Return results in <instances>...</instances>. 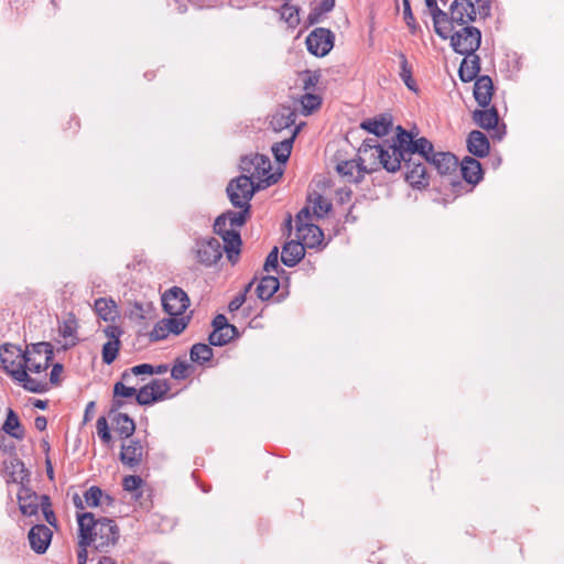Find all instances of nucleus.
Masks as SVG:
<instances>
[{
    "label": "nucleus",
    "mask_w": 564,
    "mask_h": 564,
    "mask_svg": "<svg viewBox=\"0 0 564 564\" xmlns=\"http://www.w3.org/2000/svg\"><path fill=\"white\" fill-rule=\"evenodd\" d=\"M296 112L290 106H281L280 109L272 116L270 127L280 132L290 128L295 123Z\"/></svg>",
    "instance_id": "bb28decb"
},
{
    "label": "nucleus",
    "mask_w": 564,
    "mask_h": 564,
    "mask_svg": "<svg viewBox=\"0 0 564 564\" xmlns=\"http://www.w3.org/2000/svg\"><path fill=\"white\" fill-rule=\"evenodd\" d=\"M1 430L15 440H23L25 436V430L20 422L19 415L11 408L7 411V419Z\"/></svg>",
    "instance_id": "7c9ffc66"
},
{
    "label": "nucleus",
    "mask_w": 564,
    "mask_h": 564,
    "mask_svg": "<svg viewBox=\"0 0 564 564\" xmlns=\"http://www.w3.org/2000/svg\"><path fill=\"white\" fill-rule=\"evenodd\" d=\"M213 330H224L229 329L231 332H236V326L228 323L227 317L224 314H217L212 322Z\"/></svg>",
    "instance_id": "e2e57ef3"
},
{
    "label": "nucleus",
    "mask_w": 564,
    "mask_h": 564,
    "mask_svg": "<svg viewBox=\"0 0 564 564\" xmlns=\"http://www.w3.org/2000/svg\"><path fill=\"white\" fill-rule=\"evenodd\" d=\"M110 419L115 425L116 433L121 440L127 441L133 436L135 432V423L131 416L127 413H120Z\"/></svg>",
    "instance_id": "c85d7f7f"
},
{
    "label": "nucleus",
    "mask_w": 564,
    "mask_h": 564,
    "mask_svg": "<svg viewBox=\"0 0 564 564\" xmlns=\"http://www.w3.org/2000/svg\"><path fill=\"white\" fill-rule=\"evenodd\" d=\"M305 257V246L300 240H291L282 247L281 261L289 268L295 267Z\"/></svg>",
    "instance_id": "412c9836"
},
{
    "label": "nucleus",
    "mask_w": 564,
    "mask_h": 564,
    "mask_svg": "<svg viewBox=\"0 0 564 564\" xmlns=\"http://www.w3.org/2000/svg\"><path fill=\"white\" fill-rule=\"evenodd\" d=\"M494 93L495 86L490 76H478L474 84V98L480 108L490 106Z\"/></svg>",
    "instance_id": "a211bd4d"
},
{
    "label": "nucleus",
    "mask_w": 564,
    "mask_h": 564,
    "mask_svg": "<svg viewBox=\"0 0 564 564\" xmlns=\"http://www.w3.org/2000/svg\"><path fill=\"white\" fill-rule=\"evenodd\" d=\"M419 131L416 128L406 130L402 126H397L395 134L389 143V148L393 151V155L400 159L401 164L404 165V181L413 189H426L430 186L431 174L426 170L424 163L416 159L417 152L412 150L411 143L429 140L425 137L417 138Z\"/></svg>",
    "instance_id": "f257e3e1"
},
{
    "label": "nucleus",
    "mask_w": 564,
    "mask_h": 564,
    "mask_svg": "<svg viewBox=\"0 0 564 564\" xmlns=\"http://www.w3.org/2000/svg\"><path fill=\"white\" fill-rule=\"evenodd\" d=\"M29 361V350H22L13 344H2L0 346V364L1 368L11 376V371H15L17 367L25 368Z\"/></svg>",
    "instance_id": "f8f14e48"
},
{
    "label": "nucleus",
    "mask_w": 564,
    "mask_h": 564,
    "mask_svg": "<svg viewBox=\"0 0 564 564\" xmlns=\"http://www.w3.org/2000/svg\"><path fill=\"white\" fill-rule=\"evenodd\" d=\"M393 126L392 116L390 113H381L360 122V128L368 133L378 138L389 134Z\"/></svg>",
    "instance_id": "f3484780"
},
{
    "label": "nucleus",
    "mask_w": 564,
    "mask_h": 564,
    "mask_svg": "<svg viewBox=\"0 0 564 564\" xmlns=\"http://www.w3.org/2000/svg\"><path fill=\"white\" fill-rule=\"evenodd\" d=\"M104 491L98 486H91L84 492V501L90 508L102 503Z\"/></svg>",
    "instance_id": "8fccbe9b"
},
{
    "label": "nucleus",
    "mask_w": 564,
    "mask_h": 564,
    "mask_svg": "<svg viewBox=\"0 0 564 564\" xmlns=\"http://www.w3.org/2000/svg\"><path fill=\"white\" fill-rule=\"evenodd\" d=\"M52 538V530L47 525L42 523L34 524L28 533L30 547L36 554H44L47 551Z\"/></svg>",
    "instance_id": "4468645a"
},
{
    "label": "nucleus",
    "mask_w": 564,
    "mask_h": 564,
    "mask_svg": "<svg viewBox=\"0 0 564 564\" xmlns=\"http://www.w3.org/2000/svg\"><path fill=\"white\" fill-rule=\"evenodd\" d=\"M389 143H391L389 140H384L382 143H379L376 139L367 138L359 147L358 153L368 154L369 151H372L380 153V158H388V150H391V148H389Z\"/></svg>",
    "instance_id": "58836bf2"
},
{
    "label": "nucleus",
    "mask_w": 564,
    "mask_h": 564,
    "mask_svg": "<svg viewBox=\"0 0 564 564\" xmlns=\"http://www.w3.org/2000/svg\"><path fill=\"white\" fill-rule=\"evenodd\" d=\"M480 72V57L474 53L469 57L465 56L458 68V76L463 83L476 80Z\"/></svg>",
    "instance_id": "a878e982"
},
{
    "label": "nucleus",
    "mask_w": 564,
    "mask_h": 564,
    "mask_svg": "<svg viewBox=\"0 0 564 564\" xmlns=\"http://www.w3.org/2000/svg\"><path fill=\"white\" fill-rule=\"evenodd\" d=\"M77 327H78V324H77L76 315L74 313H68L67 318L64 319L58 326L61 336H63L64 338H68V337L72 338L70 344L64 345L63 349H68L69 347H73L77 344V341H78V338L76 337Z\"/></svg>",
    "instance_id": "f704fd0d"
},
{
    "label": "nucleus",
    "mask_w": 564,
    "mask_h": 564,
    "mask_svg": "<svg viewBox=\"0 0 564 564\" xmlns=\"http://www.w3.org/2000/svg\"><path fill=\"white\" fill-rule=\"evenodd\" d=\"M112 390L117 397H121L123 400L132 397L137 399V394L139 393V390H137L134 387L126 386L122 381H117L113 384Z\"/></svg>",
    "instance_id": "6e6d98bb"
},
{
    "label": "nucleus",
    "mask_w": 564,
    "mask_h": 564,
    "mask_svg": "<svg viewBox=\"0 0 564 564\" xmlns=\"http://www.w3.org/2000/svg\"><path fill=\"white\" fill-rule=\"evenodd\" d=\"M104 334L109 338L108 341H120V337L123 334V330L120 326L107 325L104 328Z\"/></svg>",
    "instance_id": "774afa93"
},
{
    "label": "nucleus",
    "mask_w": 564,
    "mask_h": 564,
    "mask_svg": "<svg viewBox=\"0 0 564 564\" xmlns=\"http://www.w3.org/2000/svg\"><path fill=\"white\" fill-rule=\"evenodd\" d=\"M11 377L22 383V387L33 393H44L48 390V383L32 378L25 368L17 367L15 371H11Z\"/></svg>",
    "instance_id": "b1692460"
},
{
    "label": "nucleus",
    "mask_w": 564,
    "mask_h": 564,
    "mask_svg": "<svg viewBox=\"0 0 564 564\" xmlns=\"http://www.w3.org/2000/svg\"><path fill=\"white\" fill-rule=\"evenodd\" d=\"M279 269V248L273 247L265 258L263 271L270 272L271 270L278 271Z\"/></svg>",
    "instance_id": "bf43d9fd"
},
{
    "label": "nucleus",
    "mask_w": 564,
    "mask_h": 564,
    "mask_svg": "<svg viewBox=\"0 0 564 564\" xmlns=\"http://www.w3.org/2000/svg\"><path fill=\"white\" fill-rule=\"evenodd\" d=\"M167 332L164 326V319L158 322L151 333L149 334L151 341H159L167 337Z\"/></svg>",
    "instance_id": "0e129e2a"
},
{
    "label": "nucleus",
    "mask_w": 564,
    "mask_h": 564,
    "mask_svg": "<svg viewBox=\"0 0 564 564\" xmlns=\"http://www.w3.org/2000/svg\"><path fill=\"white\" fill-rule=\"evenodd\" d=\"M467 150L476 158H485L490 151L489 139L484 132L473 130L467 137Z\"/></svg>",
    "instance_id": "4be33fe9"
},
{
    "label": "nucleus",
    "mask_w": 564,
    "mask_h": 564,
    "mask_svg": "<svg viewBox=\"0 0 564 564\" xmlns=\"http://www.w3.org/2000/svg\"><path fill=\"white\" fill-rule=\"evenodd\" d=\"M359 159V176H356L355 183L359 184L364 181L365 174H371L380 169L388 173H397L401 170L402 164L393 151L388 150V158H380V153L369 151L368 154L358 153Z\"/></svg>",
    "instance_id": "39448f33"
},
{
    "label": "nucleus",
    "mask_w": 564,
    "mask_h": 564,
    "mask_svg": "<svg viewBox=\"0 0 564 564\" xmlns=\"http://www.w3.org/2000/svg\"><path fill=\"white\" fill-rule=\"evenodd\" d=\"M403 4V18L406 23V25L410 29V32L412 34H415L416 30L419 29V24L415 21V18L412 13L411 3L410 0H402Z\"/></svg>",
    "instance_id": "5fc2aeb1"
},
{
    "label": "nucleus",
    "mask_w": 564,
    "mask_h": 564,
    "mask_svg": "<svg viewBox=\"0 0 564 564\" xmlns=\"http://www.w3.org/2000/svg\"><path fill=\"white\" fill-rule=\"evenodd\" d=\"M121 341H107L102 345L101 358L106 365H111L118 357Z\"/></svg>",
    "instance_id": "09e8293b"
},
{
    "label": "nucleus",
    "mask_w": 564,
    "mask_h": 564,
    "mask_svg": "<svg viewBox=\"0 0 564 564\" xmlns=\"http://www.w3.org/2000/svg\"><path fill=\"white\" fill-rule=\"evenodd\" d=\"M281 18L292 28L300 23V8L290 3L281 6Z\"/></svg>",
    "instance_id": "a18cd8bd"
},
{
    "label": "nucleus",
    "mask_w": 564,
    "mask_h": 564,
    "mask_svg": "<svg viewBox=\"0 0 564 564\" xmlns=\"http://www.w3.org/2000/svg\"><path fill=\"white\" fill-rule=\"evenodd\" d=\"M213 345L196 343L189 349V359L192 362L197 364L199 366H204L206 362H209L214 357V350L212 348Z\"/></svg>",
    "instance_id": "72a5a7b5"
},
{
    "label": "nucleus",
    "mask_w": 564,
    "mask_h": 564,
    "mask_svg": "<svg viewBox=\"0 0 564 564\" xmlns=\"http://www.w3.org/2000/svg\"><path fill=\"white\" fill-rule=\"evenodd\" d=\"M193 252L198 263L205 267L216 264L223 257V248L218 239L214 237L197 238Z\"/></svg>",
    "instance_id": "6e6552de"
},
{
    "label": "nucleus",
    "mask_w": 564,
    "mask_h": 564,
    "mask_svg": "<svg viewBox=\"0 0 564 564\" xmlns=\"http://www.w3.org/2000/svg\"><path fill=\"white\" fill-rule=\"evenodd\" d=\"M143 479L139 475H128L122 479V488L126 491L133 492L141 488Z\"/></svg>",
    "instance_id": "13d9d810"
},
{
    "label": "nucleus",
    "mask_w": 564,
    "mask_h": 564,
    "mask_svg": "<svg viewBox=\"0 0 564 564\" xmlns=\"http://www.w3.org/2000/svg\"><path fill=\"white\" fill-rule=\"evenodd\" d=\"M18 502L23 516L32 517L37 514L40 496L29 486V482L20 485Z\"/></svg>",
    "instance_id": "2eb2a0df"
},
{
    "label": "nucleus",
    "mask_w": 564,
    "mask_h": 564,
    "mask_svg": "<svg viewBox=\"0 0 564 564\" xmlns=\"http://www.w3.org/2000/svg\"><path fill=\"white\" fill-rule=\"evenodd\" d=\"M78 530L87 528L93 540L94 550L99 553H108L110 547L115 546L120 538V530L116 521L100 517L96 518L93 512L77 513Z\"/></svg>",
    "instance_id": "f03ea898"
},
{
    "label": "nucleus",
    "mask_w": 564,
    "mask_h": 564,
    "mask_svg": "<svg viewBox=\"0 0 564 564\" xmlns=\"http://www.w3.org/2000/svg\"><path fill=\"white\" fill-rule=\"evenodd\" d=\"M311 210L307 206L303 207L297 214H296V217H295V223H296V232H303V227L305 225H311L312 223H310L311 220Z\"/></svg>",
    "instance_id": "052dcab7"
},
{
    "label": "nucleus",
    "mask_w": 564,
    "mask_h": 564,
    "mask_svg": "<svg viewBox=\"0 0 564 564\" xmlns=\"http://www.w3.org/2000/svg\"><path fill=\"white\" fill-rule=\"evenodd\" d=\"M300 132V126L295 127L292 131L291 135L280 142H276L272 145L271 150L275 158V161L279 163H285L292 152L294 140Z\"/></svg>",
    "instance_id": "c756f323"
},
{
    "label": "nucleus",
    "mask_w": 564,
    "mask_h": 564,
    "mask_svg": "<svg viewBox=\"0 0 564 564\" xmlns=\"http://www.w3.org/2000/svg\"><path fill=\"white\" fill-rule=\"evenodd\" d=\"M239 212L227 210L226 216L230 229H236L245 226L251 217V208L248 206L238 207Z\"/></svg>",
    "instance_id": "4c0bfd02"
},
{
    "label": "nucleus",
    "mask_w": 564,
    "mask_h": 564,
    "mask_svg": "<svg viewBox=\"0 0 564 564\" xmlns=\"http://www.w3.org/2000/svg\"><path fill=\"white\" fill-rule=\"evenodd\" d=\"M411 149L417 152L416 159L424 165L434 167L438 175L447 176L455 173L458 169V159L452 152L435 151L434 144L430 140L411 143ZM427 169V166H425Z\"/></svg>",
    "instance_id": "20e7f679"
},
{
    "label": "nucleus",
    "mask_w": 564,
    "mask_h": 564,
    "mask_svg": "<svg viewBox=\"0 0 564 564\" xmlns=\"http://www.w3.org/2000/svg\"><path fill=\"white\" fill-rule=\"evenodd\" d=\"M281 177V173L268 175L263 180L254 182L251 176L241 174L228 183L226 193L229 202L234 207L248 206L252 207L250 202L254 194L261 189H264L275 183Z\"/></svg>",
    "instance_id": "7ed1b4c3"
},
{
    "label": "nucleus",
    "mask_w": 564,
    "mask_h": 564,
    "mask_svg": "<svg viewBox=\"0 0 564 564\" xmlns=\"http://www.w3.org/2000/svg\"><path fill=\"white\" fill-rule=\"evenodd\" d=\"M6 473L9 477L8 481L24 485L30 482V471L25 468L24 463L17 455L4 462Z\"/></svg>",
    "instance_id": "aec40b11"
},
{
    "label": "nucleus",
    "mask_w": 564,
    "mask_h": 564,
    "mask_svg": "<svg viewBox=\"0 0 564 564\" xmlns=\"http://www.w3.org/2000/svg\"><path fill=\"white\" fill-rule=\"evenodd\" d=\"M303 228V232H297V238L305 246V249L317 248L323 243L324 232L319 226L311 224Z\"/></svg>",
    "instance_id": "cd10ccee"
},
{
    "label": "nucleus",
    "mask_w": 564,
    "mask_h": 564,
    "mask_svg": "<svg viewBox=\"0 0 564 564\" xmlns=\"http://www.w3.org/2000/svg\"><path fill=\"white\" fill-rule=\"evenodd\" d=\"M332 207L333 206L330 202H328L322 195H317L313 206L314 215L317 218H323L326 214L330 212Z\"/></svg>",
    "instance_id": "864d4df0"
},
{
    "label": "nucleus",
    "mask_w": 564,
    "mask_h": 564,
    "mask_svg": "<svg viewBox=\"0 0 564 564\" xmlns=\"http://www.w3.org/2000/svg\"><path fill=\"white\" fill-rule=\"evenodd\" d=\"M171 384L165 379H152L148 384L139 389L137 403L141 406L152 405L166 399Z\"/></svg>",
    "instance_id": "9d476101"
},
{
    "label": "nucleus",
    "mask_w": 564,
    "mask_h": 564,
    "mask_svg": "<svg viewBox=\"0 0 564 564\" xmlns=\"http://www.w3.org/2000/svg\"><path fill=\"white\" fill-rule=\"evenodd\" d=\"M191 304L186 292L180 286H172L162 295V306L170 316H180L185 313Z\"/></svg>",
    "instance_id": "9b49d317"
},
{
    "label": "nucleus",
    "mask_w": 564,
    "mask_h": 564,
    "mask_svg": "<svg viewBox=\"0 0 564 564\" xmlns=\"http://www.w3.org/2000/svg\"><path fill=\"white\" fill-rule=\"evenodd\" d=\"M473 121L487 131L495 128L500 121L499 112L496 106L489 108L475 109L471 115Z\"/></svg>",
    "instance_id": "393cba45"
},
{
    "label": "nucleus",
    "mask_w": 564,
    "mask_h": 564,
    "mask_svg": "<svg viewBox=\"0 0 564 564\" xmlns=\"http://www.w3.org/2000/svg\"><path fill=\"white\" fill-rule=\"evenodd\" d=\"M458 167L460 169L463 180L470 185L469 191L484 177L481 163L476 158L465 156L460 163L458 162Z\"/></svg>",
    "instance_id": "dca6fc26"
},
{
    "label": "nucleus",
    "mask_w": 564,
    "mask_h": 564,
    "mask_svg": "<svg viewBox=\"0 0 564 564\" xmlns=\"http://www.w3.org/2000/svg\"><path fill=\"white\" fill-rule=\"evenodd\" d=\"M93 540L87 528L83 527V530H78V550H77V564H86L88 560L89 546H93Z\"/></svg>",
    "instance_id": "ea45409f"
},
{
    "label": "nucleus",
    "mask_w": 564,
    "mask_h": 564,
    "mask_svg": "<svg viewBox=\"0 0 564 564\" xmlns=\"http://www.w3.org/2000/svg\"><path fill=\"white\" fill-rule=\"evenodd\" d=\"M307 51L316 56H326L335 44V34L326 28L314 29L305 40Z\"/></svg>",
    "instance_id": "1a4fd4ad"
},
{
    "label": "nucleus",
    "mask_w": 564,
    "mask_h": 564,
    "mask_svg": "<svg viewBox=\"0 0 564 564\" xmlns=\"http://www.w3.org/2000/svg\"><path fill=\"white\" fill-rule=\"evenodd\" d=\"M433 24H434L435 33L442 40L451 39V35L453 34V30H454V24L455 23L451 20L448 13H447V19H445V21H441L440 20V24H436L435 22H433Z\"/></svg>",
    "instance_id": "3c124183"
},
{
    "label": "nucleus",
    "mask_w": 564,
    "mask_h": 564,
    "mask_svg": "<svg viewBox=\"0 0 564 564\" xmlns=\"http://www.w3.org/2000/svg\"><path fill=\"white\" fill-rule=\"evenodd\" d=\"M194 371H195V368L192 364L177 357L174 360V364L171 368V377L174 380L181 381V380H185L188 377H191Z\"/></svg>",
    "instance_id": "79ce46f5"
},
{
    "label": "nucleus",
    "mask_w": 564,
    "mask_h": 564,
    "mask_svg": "<svg viewBox=\"0 0 564 564\" xmlns=\"http://www.w3.org/2000/svg\"><path fill=\"white\" fill-rule=\"evenodd\" d=\"M336 0H319L311 3L310 13L305 20V28L313 26L324 21L326 15L334 10Z\"/></svg>",
    "instance_id": "5701e85b"
},
{
    "label": "nucleus",
    "mask_w": 564,
    "mask_h": 564,
    "mask_svg": "<svg viewBox=\"0 0 564 564\" xmlns=\"http://www.w3.org/2000/svg\"><path fill=\"white\" fill-rule=\"evenodd\" d=\"M462 26L451 35V46L455 53L469 57L480 47L481 32L469 24Z\"/></svg>",
    "instance_id": "423d86ee"
},
{
    "label": "nucleus",
    "mask_w": 564,
    "mask_h": 564,
    "mask_svg": "<svg viewBox=\"0 0 564 564\" xmlns=\"http://www.w3.org/2000/svg\"><path fill=\"white\" fill-rule=\"evenodd\" d=\"M279 288V278L273 275H264L260 279L256 288V294L261 301H268L278 292Z\"/></svg>",
    "instance_id": "2f4dec72"
},
{
    "label": "nucleus",
    "mask_w": 564,
    "mask_h": 564,
    "mask_svg": "<svg viewBox=\"0 0 564 564\" xmlns=\"http://www.w3.org/2000/svg\"><path fill=\"white\" fill-rule=\"evenodd\" d=\"M397 56L400 59V73L399 76L408 87L409 90L417 93L419 87L412 76V66L409 64L408 58L403 52H398Z\"/></svg>",
    "instance_id": "c9c22d12"
},
{
    "label": "nucleus",
    "mask_w": 564,
    "mask_h": 564,
    "mask_svg": "<svg viewBox=\"0 0 564 564\" xmlns=\"http://www.w3.org/2000/svg\"><path fill=\"white\" fill-rule=\"evenodd\" d=\"M163 319H164V326H165L167 334L171 333L173 335H180L185 330V328L188 325V318H185V317L177 318V316H172L170 318H163Z\"/></svg>",
    "instance_id": "de8ad7c7"
},
{
    "label": "nucleus",
    "mask_w": 564,
    "mask_h": 564,
    "mask_svg": "<svg viewBox=\"0 0 564 564\" xmlns=\"http://www.w3.org/2000/svg\"><path fill=\"white\" fill-rule=\"evenodd\" d=\"M224 241L223 252H226L227 259L231 264H236L239 260L242 240L240 232L236 229H230L229 231L220 235Z\"/></svg>",
    "instance_id": "6ab92c4d"
},
{
    "label": "nucleus",
    "mask_w": 564,
    "mask_h": 564,
    "mask_svg": "<svg viewBox=\"0 0 564 564\" xmlns=\"http://www.w3.org/2000/svg\"><path fill=\"white\" fill-rule=\"evenodd\" d=\"M451 20L457 25H466L476 21L477 11L473 0H454L448 9Z\"/></svg>",
    "instance_id": "ddd939ff"
},
{
    "label": "nucleus",
    "mask_w": 564,
    "mask_h": 564,
    "mask_svg": "<svg viewBox=\"0 0 564 564\" xmlns=\"http://www.w3.org/2000/svg\"><path fill=\"white\" fill-rule=\"evenodd\" d=\"M253 160H256L254 162V171L251 172V178H258L259 180H263L268 175H271L272 173L271 172V161L270 159L264 155V154H259V153H256L253 155Z\"/></svg>",
    "instance_id": "a19ab883"
},
{
    "label": "nucleus",
    "mask_w": 564,
    "mask_h": 564,
    "mask_svg": "<svg viewBox=\"0 0 564 564\" xmlns=\"http://www.w3.org/2000/svg\"><path fill=\"white\" fill-rule=\"evenodd\" d=\"M424 2L432 15L433 22L440 24V20L445 21L447 19V12L437 6V0H424Z\"/></svg>",
    "instance_id": "603ef678"
},
{
    "label": "nucleus",
    "mask_w": 564,
    "mask_h": 564,
    "mask_svg": "<svg viewBox=\"0 0 564 564\" xmlns=\"http://www.w3.org/2000/svg\"><path fill=\"white\" fill-rule=\"evenodd\" d=\"M304 75H305V78L303 79L304 90H306V91L314 90L317 83L321 79V74L318 72L305 70Z\"/></svg>",
    "instance_id": "680f3d73"
},
{
    "label": "nucleus",
    "mask_w": 564,
    "mask_h": 564,
    "mask_svg": "<svg viewBox=\"0 0 564 564\" xmlns=\"http://www.w3.org/2000/svg\"><path fill=\"white\" fill-rule=\"evenodd\" d=\"M40 508L42 510L45 521L50 525L57 528V519H56L55 512L52 509V502H51L50 496H47V495L40 496L39 509Z\"/></svg>",
    "instance_id": "49530a36"
},
{
    "label": "nucleus",
    "mask_w": 564,
    "mask_h": 564,
    "mask_svg": "<svg viewBox=\"0 0 564 564\" xmlns=\"http://www.w3.org/2000/svg\"><path fill=\"white\" fill-rule=\"evenodd\" d=\"M31 352L32 354H36V355L44 354L46 361H52L53 358H54L53 346L50 343H47V341H41V343L32 344Z\"/></svg>",
    "instance_id": "4d7b16f0"
},
{
    "label": "nucleus",
    "mask_w": 564,
    "mask_h": 564,
    "mask_svg": "<svg viewBox=\"0 0 564 564\" xmlns=\"http://www.w3.org/2000/svg\"><path fill=\"white\" fill-rule=\"evenodd\" d=\"M228 225L229 224L225 212L216 217L213 226L214 232L218 236L224 235L225 232L230 230V228H228Z\"/></svg>",
    "instance_id": "69168bd1"
},
{
    "label": "nucleus",
    "mask_w": 564,
    "mask_h": 564,
    "mask_svg": "<svg viewBox=\"0 0 564 564\" xmlns=\"http://www.w3.org/2000/svg\"><path fill=\"white\" fill-rule=\"evenodd\" d=\"M336 171L348 182L355 183L356 176H359V159L344 160L336 164Z\"/></svg>",
    "instance_id": "e433bc0d"
},
{
    "label": "nucleus",
    "mask_w": 564,
    "mask_h": 564,
    "mask_svg": "<svg viewBox=\"0 0 564 564\" xmlns=\"http://www.w3.org/2000/svg\"><path fill=\"white\" fill-rule=\"evenodd\" d=\"M148 456L149 448L147 441L131 437L121 444L119 460L123 466L132 470H137Z\"/></svg>",
    "instance_id": "0eeeda50"
},
{
    "label": "nucleus",
    "mask_w": 564,
    "mask_h": 564,
    "mask_svg": "<svg viewBox=\"0 0 564 564\" xmlns=\"http://www.w3.org/2000/svg\"><path fill=\"white\" fill-rule=\"evenodd\" d=\"M94 310L98 317L105 322H113L118 317L117 304L112 299H97L94 304Z\"/></svg>",
    "instance_id": "473e14b6"
},
{
    "label": "nucleus",
    "mask_w": 564,
    "mask_h": 564,
    "mask_svg": "<svg viewBox=\"0 0 564 564\" xmlns=\"http://www.w3.org/2000/svg\"><path fill=\"white\" fill-rule=\"evenodd\" d=\"M322 97L317 94H313L311 91H306L301 96L300 102L302 105V113L304 116H310L314 111L321 108L322 106Z\"/></svg>",
    "instance_id": "c03bdc74"
},
{
    "label": "nucleus",
    "mask_w": 564,
    "mask_h": 564,
    "mask_svg": "<svg viewBox=\"0 0 564 564\" xmlns=\"http://www.w3.org/2000/svg\"><path fill=\"white\" fill-rule=\"evenodd\" d=\"M239 336L240 333L237 327L235 333L227 328L218 332L213 330L208 336V343L209 345L221 347L229 344L232 339L238 338Z\"/></svg>",
    "instance_id": "37998d69"
},
{
    "label": "nucleus",
    "mask_w": 564,
    "mask_h": 564,
    "mask_svg": "<svg viewBox=\"0 0 564 564\" xmlns=\"http://www.w3.org/2000/svg\"><path fill=\"white\" fill-rule=\"evenodd\" d=\"M477 3L476 11L482 19H487L491 15V0H473Z\"/></svg>",
    "instance_id": "338daca9"
}]
</instances>
